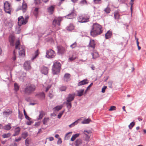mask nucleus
Wrapping results in <instances>:
<instances>
[{"label":"nucleus","mask_w":146,"mask_h":146,"mask_svg":"<svg viewBox=\"0 0 146 146\" xmlns=\"http://www.w3.org/2000/svg\"><path fill=\"white\" fill-rule=\"evenodd\" d=\"M24 67L26 70H29L31 69V62L29 61H26L24 64Z\"/></svg>","instance_id":"10"},{"label":"nucleus","mask_w":146,"mask_h":146,"mask_svg":"<svg viewBox=\"0 0 146 146\" xmlns=\"http://www.w3.org/2000/svg\"><path fill=\"white\" fill-rule=\"evenodd\" d=\"M75 96L74 94H69L66 99V100L71 102L74 100Z\"/></svg>","instance_id":"15"},{"label":"nucleus","mask_w":146,"mask_h":146,"mask_svg":"<svg viewBox=\"0 0 146 146\" xmlns=\"http://www.w3.org/2000/svg\"><path fill=\"white\" fill-rule=\"evenodd\" d=\"M29 139L27 138V139L25 141V144L26 146H28L29 145Z\"/></svg>","instance_id":"51"},{"label":"nucleus","mask_w":146,"mask_h":146,"mask_svg":"<svg viewBox=\"0 0 146 146\" xmlns=\"http://www.w3.org/2000/svg\"><path fill=\"white\" fill-rule=\"evenodd\" d=\"M80 135V133H76L74 135L71 139V141H74L76 138L79 136Z\"/></svg>","instance_id":"29"},{"label":"nucleus","mask_w":146,"mask_h":146,"mask_svg":"<svg viewBox=\"0 0 146 146\" xmlns=\"http://www.w3.org/2000/svg\"><path fill=\"white\" fill-rule=\"evenodd\" d=\"M21 137H19L17 139L16 138L15 140V141L16 142H18L21 141Z\"/></svg>","instance_id":"62"},{"label":"nucleus","mask_w":146,"mask_h":146,"mask_svg":"<svg viewBox=\"0 0 146 146\" xmlns=\"http://www.w3.org/2000/svg\"><path fill=\"white\" fill-rule=\"evenodd\" d=\"M91 121V120L90 119L88 118L87 119H84L82 121V123L83 124H87L89 123Z\"/></svg>","instance_id":"31"},{"label":"nucleus","mask_w":146,"mask_h":146,"mask_svg":"<svg viewBox=\"0 0 146 146\" xmlns=\"http://www.w3.org/2000/svg\"><path fill=\"white\" fill-rule=\"evenodd\" d=\"M110 8L109 7V5H108L106 8L104 10V12L106 13H109L111 11Z\"/></svg>","instance_id":"32"},{"label":"nucleus","mask_w":146,"mask_h":146,"mask_svg":"<svg viewBox=\"0 0 146 146\" xmlns=\"http://www.w3.org/2000/svg\"><path fill=\"white\" fill-rule=\"evenodd\" d=\"M62 141L61 139L60 138H58V140L57 141V144L58 145L62 143Z\"/></svg>","instance_id":"57"},{"label":"nucleus","mask_w":146,"mask_h":146,"mask_svg":"<svg viewBox=\"0 0 146 146\" xmlns=\"http://www.w3.org/2000/svg\"><path fill=\"white\" fill-rule=\"evenodd\" d=\"M18 25L20 26H21L22 25H25L26 24L25 23L23 16H21L18 18Z\"/></svg>","instance_id":"8"},{"label":"nucleus","mask_w":146,"mask_h":146,"mask_svg":"<svg viewBox=\"0 0 146 146\" xmlns=\"http://www.w3.org/2000/svg\"><path fill=\"white\" fill-rule=\"evenodd\" d=\"M51 87V86H48L46 88L45 91L46 92H47L48 91V90H49V88Z\"/></svg>","instance_id":"64"},{"label":"nucleus","mask_w":146,"mask_h":146,"mask_svg":"<svg viewBox=\"0 0 146 146\" xmlns=\"http://www.w3.org/2000/svg\"><path fill=\"white\" fill-rule=\"evenodd\" d=\"M65 104L66 105V107L68 110H69L72 107V104L71 102L66 100Z\"/></svg>","instance_id":"25"},{"label":"nucleus","mask_w":146,"mask_h":146,"mask_svg":"<svg viewBox=\"0 0 146 146\" xmlns=\"http://www.w3.org/2000/svg\"><path fill=\"white\" fill-rule=\"evenodd\" d=\"M12 112L11 109H7L3 112V115L6 117H8L9 115L12 113Z\"/></svg>","instance_id":"11"},{"label":"nucleus","mask_w":146,"mask_h":146,"mask_svg":"<svg viewBox=\"0 0 146 146\" xmlns=\"http://www.w3.org/2000/svg\"><path fill=\"white\" fill-rule=\"evenodd\" d=\"M23 116V114H20V113L19 111L18 117L21 120L22 119V117Z\"/></svg>","instance_id":"58"},{"label":"nucleus","mask_w":146,"mask_h":146,"mask_svg":"<svg viewBox=\"0 0 146 146\" xmlns=\"http://www.w3.org/2000/svg\"><path fill=\"white\" fill-rule=\"evenodd\" d=\"M77 46V43L76 42H75L73 44H72L70 45V47H71L72 48H73L75 47H76Z\"/></svg>","instance_id":"47"},{"label":"nucleus","mask_w":146,"mask_h":146,"mask_svg":"<svg viewBox=\"0 0 146 146\" xmlns=\"http://www.w3.org/2000/svg\"><path fill=\"white\" fill-rule=\"evenodd\" d=\"M24 113L25 117L27 119L29 120H30L31 119V118H30L27 114L26 113L25 110H24Z\"/></svg>","instance_id":"43"},{"label":"nucleus","mask_w":146,"mask_h":146,"mask_svg":"<svg viewBox=\"0 0 146 146\" xmlns=\"http://www.w3.org/2000/svg\"><path fill=\"white\" fill-rule=\"evenodd\" d=\"M21 128L19 127L16 128L15 130V133L13 135V136H15L18 135L20 131Z\"/></svg>","instance_id":"22"},{"label":"nucleus","mask_w":146,"mask_h":146,"mask_svg":"<svg viewBox=\"0 0 146 146\" xmlns=\"http://www.w3.org/2000/svg\"><path fill=\"white\" fill-rule=\"evenodd\" d=\"M38 8H36L34 10L35 13H36V14H35V15L36 16V15H38Z\"/></svg>","instance_id":"54"},{"label":"nucleus","mask_w":146,"mask_h":146,"mask_svg":"<svg viewBox=\"0 0 146 146\" xmlns=\"http://www.w3.org/2000/svg\"><path fill=\"white\" fill-rule=\"evenodd\" d=\"M70 75L69 74L66 73L65 74L64 78V81L66 82H67L68 81L70 80Z\"/></svg>","instance_id":"23"},{"label":"nucleus","mask_w":146,"mask_h":146,"mask_svg":"<svg viewBox=\"0 0 146 146\" xmlns=\"http://www.w3.org/2000/svg\"><path fill=\"white\" fill-rule=\"evenodd\" d=\"M11 128V124L10 123H9L4 127L3 129L5 130H10Z\"/></svg>","instance_id":"30"},{"label":"nucleus","mask_w":146,"mask_h":146,"mask_svg":"<svg viewBox=\"0 0 146 146\" xmlns=\"http://www.w3.org/2000/svg\"><path fill=\"white\" fill-rule=\"evenodd\" d=\"M21 135H22V137L23 138L25 139L28 136V133L27 132H25L22 133Z\"/></svg>","instance_id":"40"},{"label":"nucleus","mask_w":146,"mask_h":146,"mask_svg":"<svg viewBox=\"0 0 146 146\" xmlns=\"http://www.w3.org/2000/svg\"><path fill=\"white\" fill-rule=\"evenodd\" d=\"M119 13L117 11H115L114 13V18L115 19H119Z\"/></svg>","instance_id":"34"},{"label":"nucleus","mask_w":146,"mask_h":146,"mask_svg":"<svg viewBox=\"0 0 146 146\" xmlns=\"http://www.w3.org/2000/svg\"><path fill=\"white\" fill-rule=\"evenodd\" d=\"M116 107L115 106H111L110 108L109 109V111H113L115 110Z\"/></svg>","instance_id":"52"},{"label":"nucleus","mask_w":146,"mask_h":146,"mask_svg":"<svg viewBox=\"0 0 146 146\" xmlns=\"http://www.w3.org/2000/svg\"><path fill=\"white\" fill-rule=\"evenodd\" d=\"M64 111H61L58 114V118L59 119L60 118L62 115H63L64 113Z\"/></svg>","instance_id":"49"},{"label":"nucleus","mask_w":146,"mask_h":146,"mask_svg":"<svg viewBox=\"0 0 146 146\" xmlns=\"http://www.w3.org/2000/svg\"><path fill=\"white\" fill-rule=\"evenodd\" d=\"M134 1L133 0H131V1L130 3V5H131V11H132V7L133 5V2Z\"/></svg>","instance_id":"59"},{"label":"nucleus","mask_w":146,"mask_h":146,"mask_svg":"<svg viewBox=\"0 0 146 146\" xmlns=\"http://www.w3.org/2000/svg\"><path fill=\"white\" fill-rule=\"evenodd\" d=\"M49 96L51 99L53 97V95L52 93L50 92L49 94Z\"/></svg>","instance_id":"61"},{"label":"nucleus","mask_w":146,"mask_h":146,"mask_svg":"<svg viewBox=\"0 0 146 146\" xmlns=\"http://www.w3.org/2000/svg\"><path fill=\"white\" fill-rule=\"evenodd\" d=\"M112 35V31L109 30L108 31L105 35V37L106 39H108L110 38Z\"/></svg>","instance_id":"16"},{"label":"nucleus","mask_w":146,"mask_h":146,"mask_svg":"<svg viewBox=\"0 0 146 146\" xmlns=\"http://www.w3.org/2000/svg\"><path fill=\"white\" fill-rule=\"evenodd\" d=\"M29 121H27V124L28 125H31L33 123L32 121L30 120Z\"/></svg>","instance_id":"60"},{"label":"nucleus","mask_w":146,"mask_h":146,"mask_svg":"<svg viewBox=\"0 0 146 146\" xmlns=\"http://www.w3.org/2000/svg\"><path fill=\"white\" fill-rule=\"evenodd\" d=\"M103 31L101 25L97 23H94L91 27L90 35L92 37H95L101 35Z\"/></svg>","instance_id":"1"},{"label":"nucleus","mask_w":146,"mask_h":146,"mask_svg":"<svg viewBox=\"0 0 146 146\" xmlns=\"http://www.w3.org/2000/svg\"><path fill=\"white\" fill-rule=\"evenodd\" d=\"M55 7L54 6L51 5L47 9L48 12L50 15H52L53 13Z\"/></svg>","instance_id":"19"},{"label":"nucleus","mask_w":146,"mask_h":146,"mask_svg":"<svg viewBox=\"0 0 146 146\" xmlns=\"http://www.w3.org/2000/svg\"><path fill=\"white\" fill-rule=\"evenodd\" d=\"M19 55L20 56H24L25 55V50L23 48L19 52Z\"/></svg>","instance_id":"27"},{"label":"nucleus","mask_w":146,"mask_h":146,"mask_svg":"<svg viewBox=\"0 0 146 146\" xmlns=\"http://www.w3.org/2000/svg\"><path fill=\"white\" fill-rule=\"evenodd\" d=\"M76 15V13L74 12V10H73L70 13L64 17L67 19H72Z\"/></svg>","instance_id":"12"},{"label":"nucleus","mask_w":146,"mask_h":146,"mask_svg":"<svg viewBox=\"0 0 146 146\" xmlns=\"http://www.w3.org/2000/svg\"><path fill=\"white\" fill-rule=\"evenodd\" d=\"M74 29V26L72 24H70L67 28V30L68 31H71Z\"/></svg>","instance_id":"33"},{"label":"nucleus","mask_w":146,"mask_h":146,"mask_svg":"<svg viewBox=\"0 0 146 146\" xmlns=\"http://www.w3.org/2000/svg\"><path fill=\"white\" fill-rule=\"evenodd\" d=\"M91 54L92 56V58L94 59H95L99 56L98 53L96 52L92 53Z\"/></svg>","instance_id":"28"},{"label":"nucleus","mask_w":146,"mask_h":146,"mask_svg":"<svg viewBox=\"0 0 146 146\" xmlns=\"http://www.w3.org/2000/svg\"><path fill=\"white\" fill-rule=\"evenodd\" d=\"M15 37L12 35H10L9 38V41L11 46H13L14 45Z\"/></svg>","instance_id":"14"},{"label":"nucleus","mask_w":146,"mask_h":146,"mask_svg":"<svg viewBox=\"0 0 146 146\" xmlns=\"http://www.w3.org/2000/svg\"><path fill=\"white\" fill-rule=\"evenodd\" d=\"M135 125V123L134 122H132L129 125V128L130 129H131Z\"/></svg>","instance_id":"44"},{"label":"nucleus","mask_w":146,"mask_h":146,"mask_svg":"<svg viewBox=\"0 0 146 146\" xmlns=\"http://www.w3.org/2000/svg\"><path fill=\"white\" fill-rule=\"evenodd\" d=\"M95 45L96 44L94 40H90L89 46L90 47L94 48L95 47Z\"/></svg>","instance_id":"24"},{"label":"nucleus","mask_w":146,"mask_h":146,"mask_svg":"<svg viewBox=\"0 0 146 146\" xmlns=\"http://www.w3.org/2000/svg\"><path fill=\"white\" fill-rule=\"evenodd\" d=\"M35 1L36 4H39L41 3L40 0H35Z\"/></svg>","instance_id":"55"},{"label":"nucleus","mask_w":146,"mask_h":146,"mask_svg":"<svg viewBox=\"0 0 146 146\" xmlns=\"http://www.w3.org/2000/svg\"><path fill=\"white\" fill-rule=\"evenodd\" d=\"M49 119L48 118H44L43 120V123L44 125L47 124V122Z\"/></svg>","instance_id":"42"},{"label":"nucleus","mask_w":146,"mask_h":146,"mask_svg":"<svg viewBox=\"0 0 146 146\" xmlns=\"http://www.w3.org/2000/svg\"><path fill=\"white\" fill-rule=\"evenodd\" d=\"M62 107L60 106H58L55 107L54 109H55V110L58 111L61 109Z\"/></svg>","instance_id":"45"},{"label":"nucleus","mask_w":146,"mask_h":146,"mask_svg":"<svg viewBox=\"0 0 146 146\" xmlns=\"http://www.w3.org/2000/svg\"><path fill=\"white\" fill-rule=\"evenodd\" d=\"M35 86L32 84L27 86L25 88L24 92L25 94L29 95L31 94L36 89Z\"/></svg>","instance_id":"3"},{"label":"nucleus","mask_w":146,"mask_h":146,"mask_svg":"<svg viewBox=\"0 0 146 146\" xmlns=\"http://www.w3.org/2000/svg\"><path fill=\"white\" fill-rule=\"evenodd\" d=\"M107 88V86H104L103 87L102 90V93H104L105 92V90Z\"/></svg>","instance_id":"53"},{"label":"nucleus","mask_w":146,"mask_h":146,"mask_svg":"<svg viewBox=\"0 0 146 146\" xmlns=\"http://www.w3.org/2000/svg\"><path fill=\"white\" fill-rule=\"evenodd\" d=\"M88 83V81L87 79H85L78 83V86L86 84Z\"/></svg>","instance_id":"17"},{"label":"nucleus","mask_w":146,"mask_h":146,"mask_svg":"<svg viewBox=\"0 0 146 146\" xmlns=\"http://www.w3.org/2000/svg\"><path fill=\"white\" fill-rule=\"evenodd\" d=\"M40 114L39 115V118L38 119V120H40L42 118L43 116L44 112L42 111H40Z\"/></svg>","instance_id":"39"},{"label":"nucleus","mask_w":146,"mask_h":146,"mask_svg":"<svg viewBox=\"0 0 146 146\" xmlns=\"http://www.w3.org/2000/svg\"><path fill=\"white\" fill-rule=\"evenodd\" d=\"M38 50H37L35 52V55L34 57H33L32 58V60H33L34 59H35L38 55Z\"/></svg>","instance_id":"48"},{"label":"nucleus","mask_w":146,"mask_h":146,"mask_svg":"<svg viewBox=\"0 0 146 146\" xmlns=\"http://www.w3.org/2000/svg\"><path fill=\"white\" fill-rule=\"evenodd\" d=\"M14 90L16 92L19 89V86L17 83L14 84Z\"/></svg>","instance_id":"36"},{"label":"nucleus","mask_w":146,"mask_h":146,"mask_svg":"<svg viewBox=\"0 0 146 146\" xmlns=\"http://www.w3.org/2000/svg\"><path fill=\"white\" fill-rule=\"evenodd\" d=\"M57 48L58 52L59 54H64L65 51V48L62 46H58Z\"/></svg>","instance_id":"13"},{"label":"nucleus","mask_w":146,"mask_h":146,"mask_svg":"<svg viewBox=\"0 0 146 146\" xmlns=\"http://www.w3.org/2000/svg\"><path fill=\"white\" fill-rule=\"evenodd\" d=\"M75 59H76L75 57L73 58L72 57H70L69 58V60L70 61H72L73 60H74Z\"/></svg>","instance_id":"63"},{"label":"nucleus","mask_w":146,"mask_h":146,"mask_svg":"<svg viewBox=\"0 0 146 146\" xmlns=\"http://www.w3.org/2000/svg\"><path fill=\"white\" fill-rule=\"evenodd\" d=\"M61 68V64L58 62L54 63L52 67V72L53 74H57L60 72Z\"/></svg>","instance_id":"2"},{"label":"nucleus","mask_w":146,"mask_h":146,"mask_svg":"<svg viewBox=\"0 0 146 146\" xmlns=\"http://www.w3.org/2000/svg\"><path fill=\"white\" fill-rule=\"evenodd\" d=\"M82 141L80 138L77 139L75 141L74 144L76 146H81L82 144Z\"/></svg>","instance_id":"18"},{"label":"nucleus","mask_w":146,"mask_h":146,"mask_svg":"<svg viewBox=\"0 0 146 146\" xmlns=\"http://www.w3.org/2000/svg\"><path fill=\"white\" fill-rule=\"evenodd\" d=\"M27 8V3L24 1L22 3V9L23 13L26 12Z\"/></svg>","instance_id":"21"},{"label":"nucleus","mask_w":146,"mask_h":146,"mask_svg":"<svg viewBox=\"0 0 146 146\" xmlns=\"http://www.w3.org/2000/svg\"><path fill=\"white\" fill-rule=\"evenodd\" d=\"M56 55L55 52L51 49L47 51L46 56L48 58H54Z\"/></svg>","instance_id":"6"},{"label":"nucleus","mask_w":146,"mask_h":146,"mask_svg":"<svg viewBox=\"0 0 146 146\" xmlns=\"http://www.w3.org/2000/svg\"><path fill=\"white\" fill-rule=\"evenodd\" d=\"M29 17L28 15H27L25 16L24 21H25V23H27L28 21Z\"/></svg>","instance_id":"50"},{"label":"nucleus","mask_w":146,"mask_h":146,"mask_svg":"<svg viewBox=\"0 0 146 146\" xmlns=\"http://www.w3.org/2000/svg\"><path fill=\"white\" fill-rule=\"evenodd\" d=\"M85 4H87V1L86 0H81L79 2V4L81 5Z\"/></svg>","instance_id":"46"},{"label":"nucleus","mask_w":146,"mask_h":146,"mask_svg":"<svg viewBox=\"0 0 146 146\" xmlns=\"http://www.w3.org/2000/svg\"><path fill=\"white\" fill-rule=\"evenodd\" d=\"M84 92V89H81L77 91V96L79 97L83 95Z\"/></svg>","instance_id":"26"},{"label":"nucleus","mask_w":146,"mask_h":146,"mask_svg":"<svg viewBox=\"0 0 146 146\" xmlns=\"http://www.w3.org/2000/svg\"><path fill=\"white\" fill-rule=\"evenodd\" d=\"M67 88V87L65 86H62L60 87L59 88V90H60L61 92L64 91H65L66 89Z\"/></svg>","instance_id":"38"},{"label":"nucleus","mask_w":146,"mask_h":146,"mask_svg":"<svg viewBox=\"0 0 146 146\" xmlns=\"http://www.w3.org/2000/svg\"><path fill=\"white\" fill-rule=\"evenodd\" d=\"M48 68L45 66H43L40 68L41 72L44 75H46L48 73Z\"/></svg>","instance_id":"9"},{"label":"nucleus","mask_w":146,"mask_h":146,"mask_svg":"<svg viewBox=\"0 0 146 146\" xmlns=\"http://www.w3.org/2000/svg\"><path fill=\"white\" fill-rule=\"evenodd\" d=\"M84 133L86 135L85 140L86 141V143H87L89 141V139L90 138L89 136L88 135V134L89 133V132L88 131H87L84 130Z\"/></svg>","instance_id":"20"},{"label":"nucleus","mask_w":146,"mask_h":146,"mask_svg":"<svg viewBox=\"0 0 146 146\" xmlns=\"http://www.w3.org/2000/svg\"><path fill=\"white\" fill-rule=\"evenodd\" d=\"M39 95L42 98H45V94L44 92H42L40 93Z\"/></svg>","instance_id":"56"},{"label":"nucleus","mask_w":146,"mask_h":146,"mask_svg":"<svg viewBox=\"0 0 146 146\" xmlns=\"http://www.w3.org/2000/svg\"><path fill=\"white\" fill-rule=\"evenodd\" d=\"M62 20V19L61 17L55 18L53 21V25H54L55 26H56V25L60 26V23Z\"/></svg>","instance_id":"7"},{"label":"nucleus","mask_w":146,"mask_h":146,"mask_svg":"<svg viewBox=\"0 0 146 146\" xmlns=\"http://www.w3.org/2000/svg\"><path fill=\"white\" fill-rule=\"evenodd\" d=\"M11 136V134L8 133L7 134H4L2 135L3 137L4 138H7Z\"/></svg>","instance_id":"41"},{"label":"nucleus","mask_w":146,"mask_h":146,"mask_svg":"<svg viewBox=\"0 0 146 146\" xmlns=\"http://www.w3.org/2000/svg\"><path fill=\"white\" fill-rule=\"evenodd\" d=\"M4 9L6 13L11 14L12 8L10 3L7 1H6L4 3Z\"/></svg>","instance_id":"4"},{"label":"nucleus","mask_w":146,"mask_h":146,"mask_svg":"<svg viewBox=\"0 0 146 146\" xmlns=\"http://www.w3.org/2000/svg\"><path fill=\"white\" fill-rule=\"evenodd\" d=\"M15 48L16 49H20V48L19 47V46L20 45V41L19 40H18L16 41L15 44Z\"/></svg>","instance_id":"35"},{"label":"nucleus","mask_w":146,"mask_h":146,"mask_svg":"<svg viewBox=\"0 0 146 146\" xmlns=\"http://www.w3.org/2000/svg\"><path fill=\"white\" fill-rule=\"evenodd\" d=\"M89 18L88 16H80L78 17V19L79 22L83 23L89 21Z\"/></svg>","instance_id":"5"},{"label":"nucleus","mask_w":146,"mask_h":146,"mask_svg":"<svg viewBox=\"0 0 146 146\" xmlns=\"http://www.w3.org/2000/svg\"><path fill=\"white\" fill-rule=\"evenodd\" d=\"M78 123V120L75 121V122L69 125V127H72L74 126L75 125H77Z\"/></svg>","instance_id":"37"}]
</instances>
